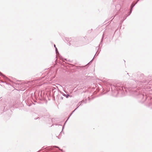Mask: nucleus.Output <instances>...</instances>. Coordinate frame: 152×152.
<instances>
[{
    "instance_id": "obj_1",
    "label": "nucleus",
    "mask_w": 152,
    "mask_h": 152,
    "mask_svg": "<svg viewBox=\"0 0 152 152\" xmlns=\"http://www.w3.org/2000/svg\"><path fill=\"white\" fill-rule=\"evenodd\" d=\"M65 96H66V98H68V97L70 96L69 94L65 95Z\"/></svg>"
},
{
    "instance_id": "obj_2",
    "label": "nucleus",
    "mask_w": 152,
    "mask_h": 152,
    "mask_svg": "<svg viewBox=\"0 0 152 152\" xmlns=\"http://www.w3.org/2000/svg\"><path fill=\"white\" fill-rule=\"evenodd\" d=\"M1 74V72H0V74Z\"/></svg>"
}]
</instances>
